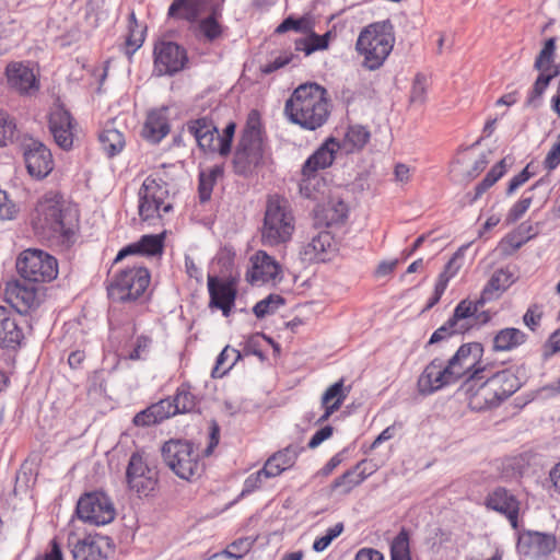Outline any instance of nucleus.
Returning a JSON list of instances; mask_svg holds the SVG:
<instances>
[{"mask_svg":"<svg viewBox=\"0 0 560 560\" xmlns=\"http://www.w3.org/2000/svg\"><path fill=\"white\" fill-rule=\"evenodd\" d=\"M298 448L290 445L270 456L264 466L265 478L279 476L282 471L293 466L298 457Z\"/></svg>","mask_w":560,"mask_h":560,"instance_id":"obj_30","label":"nucleus"},{"mask_svg":"<svg viewBox=\"0 0 560 560\" xmlns=\"http://www.w3.org/2000/svg\"><path fill=\"white\" fill-rule=\"evenodd\" d=\"M555 547V537L539 532L523 533L520 535L517 542L521 553L534 558L550 553Z\"/></svg>","mask_w":560,"mask_h":560,"instance_id":"obj_20","label":"nucleus"},{"mask_svg":"<svg viewBox=\"0 0 560 560\" xmlns=\"http://www.w3.org/2000/svg\"><path fill=\"white\" fill-rule=\"evenodd\" d=\"M19 212L18 206L8 199L5 191L0 190V219L12 220Z\"/></svg>","mask_w":560,"mask_h":560,"instance_id":"obj_60","label":"nucleus"},{"mask_svg":"<svg viewBox=\"0 0 560 560\" xmlns=\"http://www.w3.org/2000/svg\"><path fill=\"white\" fill-rule=\"evenodd\" d=\"M162 456L165 464L182 479L189 480L200 474L198 454L187 441H167L162 447Z\"/></svg>","mask_w":560,"mask_h":560,"instance_id":"obj_8","label":"nucleus"},{"mask_svg":"<svg viewBox=\"0 0 560 560\" xmlns=\"http://www.w3.org/2000/svg\"><path fill=\"white\" fill-rule=\"evenodd\" d=\"M36 233L49 237L55 234H67L69 228L66 223V213L57 196H45L36 206L32 218Z\"/></svg>","mask_w":560,"mask_h":560,"instance_id":"obj_7","label":"nucleus"},{"mask_svg":"<svg viewBox=\"0 0 560 560\" xmlns=\"http://www.w3.org/2000/svg\"><path fill=\"white\" fill-rule=\"evenodd\" d=\"M4 298L7 303L20 314H27L39 305L35 285L19 280L7 283Z\"/></svg>","mask_w":560,"mask_h":560,"instance_id":"obj_15","label":"nucleus"},{"mask_svg":"<svg viewBox=\"0 0 560 560\" xmlns=\"http://www.w3.org/2000/svg\"><path fill=\"white\" fill-rule=\"evenodd\" d=\"M539 71L540 74L535 81L530 96L528 98L529 104L534 103L535 98H539L549 85V82L559 74V69H555L552 72H548L546 70Z\"/></svg>","mask_w":560,"mask_h":560,"instance_id":"obj_53","label":"nucleus"},{"mask_svg":"<svg viewBox=\"0 0 560 560\" xmlns=\"http://www.w3.org/2000/svg\"><path fill=\"white\" fill-rule=\"evenodd\" d=\"M73 120L63 107L55 108L49 116V129L55 142L63 150H69L73 144Z\"/></svg>","mask_w":560,"mask_h":560,"instance_id":"obj_19","label":"nucleus"},{"mask_svg":"<svg viewBox=\"0 0 560 560\" xmlns=\"http://www.w3.org/2000/svg\"><path fill=\"white\" fill-rule=\"evenodd\" d=\"M207 11H210V15L199 21L198 31L206 42H214L223 33V27L218 22L221 16L220 5H212L210 2Z\"/></svg>","mask_w":560,"mask_h":560,"instance_id":"obj_35","label":"nucleus"},{"mask_svg":"<svg viewBox=\"0 0 560 560\" xmlns=\"http://www.w3.org/2000/svg\"><path fill=\"white\" fill-rule=\"evenodd\" d=\"M307 28H308L307 19L302 18V19L295 20L294 18L289 16L285 20H283L282 23H280L278 25V27L276 28V33L283 34L291 30H294L298 32H305Z\"/></svg>","mask_w":560,"mask_h":560,"instance_id":"obj_59","label":"nucleus"},{"mask_svg":"<svg viewBox=\"0 0 560 560\" xmlns=\"http://www.w3.org/2000/svg\"><path fill=\"white\" fill-rule=\"evenodd\" d=\"M485 304H479V299L475 302L463 300L454 310L453 316L450 318L452 324L455 325V332H465L471 326L474 316Z\"/></svg>","mask_w":560,"mask_h":560,"instance_id":"obj_33","label":"nucleus"},{"mask_svg":"<svg viewBox=\"0 0 560 560\" xmlns=\"http://www.w3.org/2000/svg\"><path fill=\"white\" fill-rule=\"evenodd\" d=\"M327 225L341 223L348 213V207L342 200H330L324 208Z\"/></svg>","mask_w":560,"mask_h":560,"instance_id":"obj_48","label":"nucleus"},{"mask_svg":"<svg viewBox=\"0 0 560 560\" xmlns=\"http://www.w3.org/2000/svg\"><path fill=\"white\" fill-rule=\"evenodd\" d=\"M174 410L177 413L191 412L197 406V399L189 390L188 386L182 385L172 400Z\"/></svg>","mask_w":560,"mask_h":560,"instance_id":"obj_44","label":"nucleus"},{"mask_svg":"<svg viewBox=\"0 0 560 560\" xmlns=\"http://www.w3.org/2000/svg\"><path fill=\"white\" fill-rule=\"evenodd\" d=\"M340 149V144L334 138L324 142L303 164L302 170L311 174L312 172L318 173L330 166L335 160L336 152Z\"/></svg>","mask_w":560,"mask_h":560,"instance_id":"obj_27","label":"nucleus"},{"mask_svg":"<svg viewBox=\"0 0 560 560\" xmlns=\"http://www.w3.org/2000/svg\"><path fill=\"white\" fill-rule=\"evenodd\" d=\"M262 156V139L241 138L234 155L235 172L247 175L260 164Z\"/></svg>","mask_w":560,"mask_h":560,"instance_id":"obj_17","label":"nucleus"},{"mask_svg":"<svg viewBox=\"0 0 560 560\" xmlns=\"http://www.w3.org/2000/svg\"><path fill=\"white\" fill-rule=\"evenodd\" d=\"M241 352L226 346L217 358L215 366L212 370V376H222L241 359Z\"/></svg>","mask_w":560,"mask_h":560,"instance_id":"obj_41","label":"nucleus"},{"mask_svg":"<svg viewBox=\"0 0 560 560\" xmlns=\"http://www.w3.org/2000/svg\"><path fill=\"white\" fill-rule=\"evenodd\" d=\"M294 231V217L289 201L278 195L267 200L261 241L265 245L277 246L291 240Z\"/></svg>","mask_w":560,"mask_h":560,"instance_id":"obj_3","label":"nucleus"},{"mask_svg":"<svg viewBox=\"0 0 560 560\" xmlns=\"http://www.w3.org/2000/svg\"><path fill=\"white\" fill-rule=\"evenodd\" d=\"M188 62L186 50L173 42H160L154 46V67L160 75L175 74Z\"/></svg>","mask_w":560,"mask_h":560,"instance_id":"obj_12","label":"nucleus"},{"mask_svg":"<svg viewBox=\"0 0 560 560\" xmlns=\"http://www.w3.org/2000/svg\"><path fill=\"white\" fill-rule=\"evenodd\" d=\"M301 174L300 194L307 199L318 200L325 194L326 182L318 173L307 174L302 170Z\"/></svg>","mask_w":560,"mask_h":560,"instance_id":"obj_38","label":"nucleus"},{"mask_svg":"<svg viewBox=\"0 0 560 560\" xmlns=\"http://www.w3.org/2000/svg\"><path fill=\"white\" fill-rule=\"evenodd\" d=\"M253 545V540L249 538H241L229 547V553L233 557L241 558L243 555L247 553Z\"/></svg>","mask_w":560,"mask_h":560,"instance_id":"obj_64","label":"nucleus"},{"mask_svg":"<svg viewBox=\"0 0 560 560\" xmlns=\"http://www.w3.org/2000/svg\"><path fill=\"white\" fill-rule=\"evenodd\" d=\"M252 271L246 275L250 282L276 280L280 273V265L262 250L257 252L252 257Z\"/></svg>","mask_w":560,"mask_h":560,"instance_id":"obj_24","label":"nucleus"},{"mask_svg":"<svg viewBox=\"0 0 560 560\" xmlns=\"http://www.w3.org/2000/svg\"><path fill=\"white\" fill-rule=\"evenodd\" d=\"M284 115L305 130L320 128L330 115L327 91L316 83L300 85L285 102Z\"/></svg>","mask_w":560,"mask_h":560,"instance_id":"obj_1","label":"nucleus"},{"mask_svg":"<svg viewBox=\"0 0 560 560\" xmlns=\"http://www.w3.org/2000/svg\"><path fill=\"white\" fill-rule=\"evenodd\" d=\"M452 372L448 371L443 360H432L418 378V390L422 395H430L442 387L455 383Z\"/></svg>","mask_w":560,"mask_h":560,"instance_id":"obj_14","label":"nucleus"},{"mask_svg":"<svg viewBox=\"0 0 560 560\" xmlns=\"http://www.w3.org/2000/svg\"><path fill=\"white\" fill-rule=\"evenodd\" d=\"M392 560H411L409 550V536L406 529H401L394 538L390 546Z\"/></svg>","mask_w":560,"mask_h":560,"instance_id":"obj_47","label":"nucleus"},{"mask_svg":"<svg viewBox=\"0 0 560 560\" xmlns=\"http://www.w3.org/2000/svg\"><path fill=\"white\" fill-rule=\"evenodd\" d=\"M556 50V39L553 37L546 40L544 48L540 50L538 57L535 61V69L537 70H546L548 72H552L555 69H558L557 66H553V55Z\"/></svg>","mask_w":560,"mask_h":560,"instance_id":"obj_46","label":"nucleus"},{"mask_svg":"<svg viewBox=\"0 0 560 560\" xmlns=\"http://www.w3.org/2000/svg\"><path fill=\"white\" fill-rule=\"evenodd\" d=\"M68 545L74 560H103L107 558L104 547H109L108 538L100 535H88L77 538L70 533Z\"/></svg>","mask_w":560,"mask_h":560,"instance_id":"obj_13","label":"nucleus"},{"mask_svg":"<svg viewBox=\"0 0 560 560\" xmlns=\"http://www.w3.org/2000/svg\"><path fill=\"white\" fill-rule=\"evenodd\" d=\"M359 467L360 465H357L353 470H348L338 477L334 481V488L345 487V492H349L353 487L360 485L366 478V475L363 471L355 472Z\"/></svg>","mask_w":560,"mask_h":560,"instance_id":"obj_52","label":"nucleus"},{"mask_svg":"<svg viewBox=\"0 0 560 560\" xmlns=\"http://www.w3.org/2000/svg\"><path fill=\"white\" fill-rule=\"evenodd\" d=\"M168 131L170 127L164 110L150 112L143 127V136L151 142L158 143Z\"/></svg>","mask_w":560,"mask_h":560,"instance_id":"obj_34","label":"nucleus"},{"mask_svg":"<svg viewBox=\"0 0 560 560\" xmlns=\"http://www.w3.org/2000/svg\"><path fill=\"white\" fill-rule=\"evenodd\" d=\"M526 341V335L517 328H504L493 338L494 351H510Z\"/></svg>","mask_w":560,"mask_h":560,"instance_id":"obj_37","label":"nucleus"},{"mask_svg":"<svg viewBox=\"0 0 560 560\" xmlns=\"http://www.w3.org/2000/svg\"><path fill=\"white\" fill-rule=\"evenodd\" d=\"M150 283V273L145 267L132 266L119 271L107 287L109 299L117 302L136 301Z\"/></svg>","mask_w":560,"mask_h":560,"instance_id":"obj_5","label":"nucleus"},{"mask_svg":"<svg viewBox=\"0 0 560 560\" xmlns=\"http://www.w3.org/2000/svg\"><path fill=\"white\" fill-rule=\"evenodd\" d=\"M187 129L189 133L194 136L200 149L203 151L218 152V128L211 119L201 117L191 120L187 124Z\"/></svg>","mask_w":560,"mask_h":560,"instance_id":"obj_23","label":"nucleus"},{"mask_svg":"<svg viewBox=\"0 0 560 560\" xmlns=\"http://www.w3.org/2000/svg\"><path fill=\"white\" fill-rule=\"evenodd\" d=\"M235 128H236V126L234 122H229L226 125V127L224 128L222 136L218 132V135H217L218 148L217 149L221 155H226L230 153Z\"/></svg>","mask_w":560,"mask_h":560,"instance_id":"obj_56","label":"nucleus"},{"mask_svg":"<svg viewBox=\"0 0 560 560\" xmlns=\"http://www.w3.org/2000/svg\"><path fill=\"white\" fill-rule=\"evenodd\" d=\"M456 334L455 332V325L452 324V320L448 319L443 326H441L440 328H438L431 336L430 340H429V343L432 345V343H436V342H440L444 339H446L447 337L452 336Z\"/></svg>","mask_w":560,"mask_h":560,"instance_id":"obj_63","label":"nucleus"},{"mask_svg":"<svg viewBox=\"0 0 560 560\" xmlns=\"http://www.w3.org/2000/svg\"><path fill=\"white\" fill-rule=\"evenodd\" d=\"M296 48L304 50L305 55L308 56L316 50L327 49L328 43L320 35L312 33L307 39L296 43Z\"/></svg>","mask_w":560,"mask_h":560,"instance_id":"obj_55","label":"nucleus"},{"mask_svg":"<svg viewBox=\"0 0 560 560\" xmlns=\"http://www.w3.org/2000/svg\"><path fill=\"white\" fill-rule=\"evenodd\" d=\"M487 368L478 365L463 384V389L468 395V405L472 410L482 411L500 405L498 396L486 378Z\"/></svg>","mask_w":560,"mask_h":560,"instance_id":"obj_10","label":"nucleus"},{"mask_svg":"<svg viewBox=\"0 0 560 560\" xmlns=\"http://www.w3.org/2000/svg\"><path fill=\"white\" fill-rule=\"evenodd\" d=\"M5 73L10 86L21 93H27L36 88V79L33 71L21 62L9 63Z\"/></svg>","mask_w":560,"mask_h":560,"instance_id":"obj_29","label":"nucleus"},{"mask_svg":"<svg viewBox=\"0 0 560 560\" xmlns=\"http://www.w3.org/2000/svg\"><path fill=\"white\" fill-rule=\"evenodd\" d=\"M486 504L505 515L513 528L517 527L518 501L504 488L494 489L487 498Z\"/></svg>","mask_w":560,"mask_h":560,"instance_id":"obj_22","label":"nucleus"},{"mask_svg":"<svg viewBox=\"0 0 560 560\" xmlns=\"http://www.w3.org/2000/svg\"><path fill=\"white\" fill-rule=\"evenodd\" d=\"M482 346L479 342H470L459 347L456 353L445 364L452 372L455 381L477 368V363L482 353Z\"/></svg>","mask_w":560,"mask_h":560,"instance_id":"obj_18","label":"nucleus"},{"mask_svg":"<svg viewBox=\"0 0 560 560\" xmlns=\"http://www.w3.org/2000/svg\"><path fill=\"white\" fill-rule=\"evenodd\" d=\"M16 269L28 282H48L56 279L58 275L56 258L35 248L26 249L19 256Z\"/></svg>","mask_w":560,"mask_h":560,"instance_id":"obj_6","label":"nucleus"},{"mask_svg":"<svg viewBox=\"0 0 560 560\" xmlns=\"http://www.w3.org/2000/svg\"><path fill=\"white\" fill-rule=\"evenodd\" d=\"M510 277L511 275L503 269L495 270L481 292L479 304L498 298L510 285Z\"/></svg>","mask_w":560,"mask_h":560,"instance_id":"obj_36","label":"nucleus"},{"mask_svg":"<svg viewBox=\"0 0 560 560\" xmlns=\"http://www.w3.org/2000/svg\"><path fill=\"white\" fill-rule=\"evenodd\" d=\"M150 408L159 423L176 415L173 401L170 398L161 399L156 404H152Z\"/></svg>","mask_w":560,"mask_h":560,"instance_id":"obj_57","label":"nucleus"},{"mask_svg":"<svg viewBox=\"0 0 560 560\" xmlns=\"http://www.w3.org/2000/svg\"><path fill=\"white\" fill-rule=\"evenodd\" d=\"M242 138L261 139L260 117L257 110H252L248 114L246 127L244 129Z\"/></svg>","mask_w":560,"mask_h":560,"instance_id":"obj_58","label":"nucleus"},{"mask_svg":"<svg viewBox=\"0 0 560 560\" xmlns=\"http://www.w3.org/2000/svg\"><path fill=\"white\" fill-rule=\"evenodd\" d=\"M428 81L424 74L418 73L412 82L409 101L411 104L422 105L425 102Z\"/></svg>","mask_w":560,"mask_h":560,"instance_id":"obj_54","label":"nucleus"},{"mask_svg":"<svg viewBox=\"0 0 560 560\" xmlns=\"http://www.w3.org/2000/svg\"><path fill=\"white\" fill-rule=\"evenodd\" d=\"M334 238L327 231H320L302 245L300 258L303 262L324 261L326 253L332 247Z\"/></svg>","mask_w":560,"mask_h":560,"instance_id":"obj_26","label":"nucleus"},{"mask_svg":"<svg viewBox=\"0 0 560 560\" xmlns=\"http://www.w3.org/2000/svg\"><path fill=\"white\" fill-rule=\"evenodd\" d=\"M283 304L284 299L281 295L270 294L266 299L256 303L253 312L257 318H262L267 315L273 314Z\"/></svg>","mask_w":560,"mask_h":560,"instance_id":"obj_49","label":"nucleus"},{"mask_svg":"<svg viewBox=\"0 0 560 560\" xmlns=\"http://www.w3.org/2000/svg\"><path fill=\"white\" fill-rule=\"evenodd\" d=\"M467 247L468 246L466 245V246H462L460 248H458V250L453 255V257L446 264L443 272H446V275L450 276L451 278H453L457 273V271L462 267L460 260H462V258L464 256V252Z\"/></svg>","mask_w":560,"mask_h":560,"instance_id":"obj_62","label":"nucleus"},{"mask_svg":"<svg viewBox=\"0 0 560 560\" xmlns=\"http://www.w3.org/2000/svg\"><path fill=\"white\" fill-rule=\"evenodd\" d=\"M23 332L16 320L11 317L10 311L0 306V346L5 348H14L20 345Z\"/></svg>","mask_w":560,"mask_h":560,"instance_id":"obj_31","label":"nucleus"},{"mask_svg":"<svg viewBox=\"0 0 560 560\" xmlns=\"http://www.w3.org/2000/svg\"><path fill=\"white\" fill-rule=\"evenodd\" d=\"M369 140L370 131L364 126L354 125L349 127L345 137L343 147L347 151L360 150Z\"/></svg>","mask_w":560,"mask_h":560,"instance_id":"obj_40","label":"nucleus"},{"mask_svg":"<svg viewBox=\"0 0 560 560\" xmlns=\"http://www.w3.org/2000/svg\"><path fill=\"white\" fill-rule=\"evenodd\" d=\"M138 212L142 221L163 219L173 210V197L168 185L161 178L148 176L138 192Z\"/></svg>","mask_w":560,"mask_h":560,"instance_id":"obj_4","label":"nucleus"},{"mask_svg":"<svg viewBox=\"0 0 560 560\" xmlns=\"http://www.w3.org/2000/svg\"><path fill=\"white\" fill-rule=\"evenodd\" d=\"M210 2L212 0H174L168 8L167 16L189 23L197 22L200 15L207 12Z\"/></svg>","mask_w":560,"mask_h":560,"instance_id":"obj_25","label":"nucleus"},{"mask_svg":"<svg viewBox=\"0 0 560 560\" xmlns=\"http://www.w3.org/2000/svg\"><path fill=\"white\" fill-rule=\"evenodd\" d=\"M542 317L541 306L534 304L525 313L524 324L532 330H535Z\"/></svg>","mask_w":560,"mask_h":560,"instance_id":"obj_61","label":"nucleus"},{"mask_svg":"<svg viewBox=\"0 0 560 560\" xmlns=\"http://www.w3.org/2000/svg\"><path fill=\"white\" fill-rule=\"evenodd\" d=\"M100 142L103 147V150L109 156H114L124 148L125 138L124 135L116 129H105L100 135Z\"/></svg>","mask_w":560,"mask_h":560,"instance_id":"obj_42","label":"nucleus"},{"mask_svg":"<svg viewBox=\"0 0 560 560\" xmlns=\"http://www.w3.org/2000/svg\"><path fill=\"white\" fill-rule=\"evenodd\" d=\"M540 182L541 180H538L528 190H526L523 198L511 208L506 217L509 222H516L528 210L533 202V196L528 194L533 191L540 184Z\"/></svg>","mask_w":560,"mask_h":560,"instance_id":"obj_51","label":"nucleus"},{"mask_svg":"<svg viewBox=\"0 0 560 560\" xmlns=\"http://www.w3.org/2000/svg\"><path fill=\"white\" fill-rule=\"evenodd\" d=\"M116 13V3L110 0H90L88 3L86 16L95 14V20L92 23L93 26L98 25V21L103 18L109 16V14Z\"/></svg>","mask_w":560,"mask_h":560,"instance_id":"obj_45","label":"nucleus"},{"mask_svg":"<svg viewBox=\"0 0 560 560\" xmlns=\"http://www.w3.org/2000/svg\"><path fill=\"white\" fill-rule=\"evenodd\" d=\"M126 479L130 490L139 497H147L156 487L158 471L154 467H149L141 454L133 453L127 466Z\"/></svg>","mask_w":560,"mask_h":560,"instance_id":"obj_11","label":"nucleus"},{"mask_svg":"<svg viewBox=\"0 0 560 560\" xmlns=\"http://www.w3.org/2000/svg\"><path fill=\"white\" fill-rule=\"evenodd\" d=\"M349 394V389L343 387V380H339L338 382L330 385L322 396L320 405L322 406H338V410L342 406L345 399Z\"/></svg>","mask_w":560,"mask_h":560,"instance_id":"obj_43","label":"nucleus"},{"mask_svg":"<svg viewBox=\"0 0 560 560\" xmlns=\"http://www.w3.org/2000/svg\"><path fill=\"white\" fill-rule=\"evenodd\" d=\"M486 378L500 404L521 387L518 377L511 370H502L490 376L486 375Z\"/></svg>","mask_w":560,"mask_h":560,"instance_id":"obj_28","label":"nucleus"},{"mask_svg":"<svg viewBox=\"0 0 560 560\" xmlns=\"http://www.w3.org/2000/svg\"><path fill=\"white\" fill-rule=\"evenodd\" d=\"M77 515L91 525L101 526L114 521V503L104 492H91L82 495L77 504Z\"/></svg>","mask_w":560,"mask_h":560,"instance_id":"obj_9","label":"nucleus"},{"mask_svg":"<svg viewBox=\"0 0 560 560\" xmlns=\"http://www.w3.org/2000/svg\"><path fill=\"white\" fill-rule=\"evenodd\" d=\"M24 160L28 174L37 179L46 177L54 168L50 150L36 140L25 145Z\"/></svg>","mask_w":560,"mask_h":560,"instance_id":"obj_16","label":"nucleus"},{"mask_svg":"<svg viewBox=\"0 0 560 560\" xmlns=\"http://www.w3.org/2000/svg\"><path fill=\"white\" fill-rule=\"evenodd\" d=\"M208 290L210 307L220 308L224 316H229L236 298V290L233 283L219 281L215 277L208 276Z\"/></svg>","mask_w":560,"mask_h":560,"instance_id":"obj_21","label":"nucleus"},{"mask_svg":"<svg viewBox=\"0 0 560 560\" xmlns=\"http://www.w3.org/2000/svg\"><path fill=\"white\" fill-rule=\"evenodd\" d=\"M16 133L14 119L4 110L0 109V147L13 142Z\"/></svg>","mask_w":560,"mask_h":560,"instance_id":"obj_50","label":"nucleus"},{"mask_svg":"<svg viewBox=\"0 0 560 560\" xmlns=\"http://www.w3.org/2000/svg\"><path fill=\"white\" fill-rule=\"evenodd\" d=\"M222 166L215 165L208 171H201L199 174V199L201 202H207L211 198L213 185L218 177L222 176Z\"/></svg>","mask_w":560,"mask_h":560,"instance_id":"obj_39","label":"nucleus"},{"mask_svg":"<svg viewBox=\"0 0 560 560\" xmlns=\"http://www.w3.org/2000/svg\"><path fill=\"white\" fill-rule=\"evenodd\" d=\"M394 43V26L386 20L364 27L357 39L355 49L364 57L363 66L369 70H376L393 50Z\"/></svg>","mask_w":560,"mask_h":560,"instance_id":"obj_2","label":"nucleus"},{"mask_svg":"<svg viewBox=\"0 0 560 560\" xmlns=\"http://www.w3.org/2000/svg\"><path fill=\"white\" fill-rule=\"evenodd\" d=\"M163 249V234L160 235H143L139 242L128 245L122 248L115 261H119L128 255L131 254H143L153 256L156 254H161Z\"/></svg>","mask_w":560,"mask_h":560,"instance_id":"obj_32","label":"nucleus"}]
</instances>
